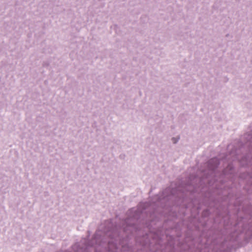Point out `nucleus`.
I'll list each match as a JSON object with an SVG mask.
<instances>
[{"label": "nucleus", "mask_w": 252, "mask_h": 252, "mask_svg": "<svg viewBox=\"0 0 252 252\" xmlns=\"http://www.w3.org/2000/svg\"><path fill=\"white\" fill-rule=\"evenodd\" d=\"M179 139V138L178 137H173L171 139V141L173 143L175 144L176 143Z\"/></svg>", "instance_id": "f257e3e1"}]
</instances>
